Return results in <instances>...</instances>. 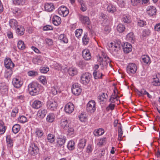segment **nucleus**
I'll return each mask as SVG.
<instances>
[{"label":"nucleus","mask_w":160,"mask_h":160,"mask_svg":"<svg viewBox=\"0 0 160 160\" xmlns=\"http://www.w3.org/2000/svg\"><path fill=\"white\" fill-rule=\"evenodd\" d=\"M39 149L35 143H31L28 149V154L29 155L34 156L39 152Z\"/></svg>","instance_id":"nucleus-2"},{"label":"nucleus","mask_w":160,"mask_h":160,"mask_svg":"<svg viewBox=\"0 0 160 160\" xmlns=\"http://www.w3.org/2000/svg\"><path fill=\"white\" fill-rule=\"evenodd\" d=\"M40 72L43 73H46L49 71L48 68L41 67L40 69Z\"/></svg>","instance_id":"nucleus-64"},{"label":"nucleus","mask_w":160,"mask_h":160,"mask_svg":"<svg viewBox=\"0 0 160 160\" xmlns=\"http://www.w3.org/2000/svg\"><path fill=\"white\" fill-rule=\"evenodd\" d=\"M150 31L149 29H144L142 32V35L143 37L148 36L150 34Z\"/></svg>","instance_id":"nucleus-54"},{"label":"nucleus","mask_w":160,"mask_h":160,"mask_svg":"<svg viewBox=\"0 0 160 160\" xmlns=\"http://www.w3.org/2000/svg\"><path fill=\"white\" fill-rule=\"evenodd\" d=\"M18 48L21 50H23L25 48V46L24 42L22 40H19L17 44Z\"/></svg>","instance_id":"nucleus-36"},{"label":"nucleus","mask_w":160,"mask_h":160,"mask_svg":"<svg viewBox=\"0 0 160 160\" xmlns=\"http://www.w3.org/2000/svg\"><path fill=\"white\" fill-rule=\"evenodd\" d=\"M4 63L5 67L7 69H11L14 66V64L9 58H6L4 60Z\"/></svg>","instance_id":"nucleus-14"},{"label":"nucleus","mask_w":160,"mask_h":160,"mask_svg":"<svg viewBox=\"0 0 160 160\" xmlns=\"http://www.w3.org/2000/svg\"><path fill=\"white\" fill-rule=\"evenodd\" d=\"M82 30L81 29H77L75 32L76 36L78 38L79 36H80L82 33Z\"/></svg>","instance_id":"nucleus-55"},{"label":"nucleus","mask_w":160,"mask_h":160,"mask_svg":"<svg viewBox=\"0 0 160 160\" xmlns=\"http://www.w3.org/2000/svg\"><path fill=\"white\" fill-rule=\"evenodd\" d=\"M12 12L16 16H19L22 13L21 10L18 8H14L12 9Z\"/></svg>","instance_id":"nucleus-33"},{"label":"nucleus","mask_w":160,"mask_h":160,"mask_svg":"<svg viewBox=\"0 0 160 160\" xmlns=\"http://www.w3.org/2000/svg\"><path fill=\"white\" fill-rule=\"evenodd\" d=\"M118 140L119 141H121L122 140V137L123 134V131H122V129L121 128V126L120 125V126H118Z\"/></svg>","instance_id":"nucleus-45"},{"label":"nucleus","mask_w":160,"mask_h":160,"mask_svg":"<svg viewBox=\"0 0 160 160\" xmlns=\"http://www.w3.org/2000/svg\"><path fill=\"white\" fill-rule=\"evenodd\" d=\"M66 139L64 136H59L57 139L56 144L58 147L63 148Z\"/></svg>","instance_id":"nucleus-8"},{"label":"nucleus","mask_w":160,"mask_h":160,"mask_svg":"<svg viewBox=\"0 0 160 160\" xmlns=\"http://www.w3.org/2000/svg\"><path fill=\"white\" fill-rule=\"evenodd\" d=\"M12 83L14 87L17 88H19L22 84V82L18 78H14L12 80Z\"/></svg>","instance_id":"nucleus-16"},{"label":"nucleus","mask_w":160,"mask_h":160,"mask_svg":"<svg viewBox=\"0 0 160 160\" xmlns=\"http://www.w3.org/2000/svg\"><path fill=\"white\" fill-rule=\"evenodd\" d=\"M120 42H118L117 43H115V45L113 46H112V50H114V51H118L120 48Z\"/></svg>","instance_id":"nucleus-49"},{"label":"nucleus","mask_w":160,"mask_h":160,"mask_svg":"<svg viewBox=\"0 0 160 160\" xmlns=\"http://www.w3.org/2000/svg\"><path fill=\"white\" fill-rule=\"evenodd\" d=\"M41 86L37 82H32L28 86V89L30 95L32 96H36L38 95L40 92Z\"/></svg>","instance_id":"nucleus-1"},{"label":"nucleus","mask_w":160,"mask_h":160,"mask_svg":"<svg viewBox=\"0 0 160 160\" xmlns=\"http://www.w3.org/2000/svg\"><path fill=\"white\" fill-rule=\"evenodd\" d=\"M8 91V87L4 84H2L0 88V92L2 94H4Z\"/></svg>","instance_id":"nucleus-29"},{"label":"nucleus","mask_w":160,"mask_h":160,"mask_svg":"<svg viewBox=\"0 0 160 160\" xmlns=\"http://www.w3.org/2000/svg\"><path fill=\"white\" fill-rule=\"evenodd\" d=\"M94 77L95 79L102 78L103 75L102 73H100L99 72H98L96 70H94L93 72Z\"/></svg>","instance_id":"nucleus-34"},{"label":"nucleus","mask_w":160,"mask_h":160,"mask_svg":"<svg viewBox=\"0 0 160 160\" xmlns=\"http://www.w3.org/2000/svg\"><path fill=\"white\" fill-rule=\"evenodd\" d=\"M118 31L119 32H122L125 29V26L122 24H118L117 28Z\"/></svg>","instance_id":"nucleus-38"},{"label":"nucleus","mask_w":160,"mask_h":160,"mask_svg":"<svg viewBox=\"0 0 160 160\" xmlns=\"http://www.w3.org/2000/svg\"><path fill=\"white\" fill-rule=\"evenodd\" d=\"M100 59H101V60H99L98 61L100 62V65L102 69H103L104 68H106L108 65L110 66V60L109 58L107 59L105 58L102 59L100 58Z\"/></svg>","instance_id":"nucleus-7"},{"label":"nucleus","mask_w":160,"mask_h":160,"mask_svg":"<svg viewBox=\"0 0 160 160\" xmlns=\"http://www.w3.org/2000/svg\"><path fill=\"white\" fill-rule=\"evenodd\" d=\"M108 11L111 13H113L116 11V8L112 4L109 5L107 8Z\"/></svg>","instance_id":"nucleus-37"},{"label":"nucleus","mask_w":160,"mask_h":160,"mask_svg":"<svg viewBox=\"0 0 160 160\" xmlns=\"http://www.w3.org/2000/svg\"><path fill=\"white\" fill-rule=\"evenodd\" d=\"M137 70V66L134 63H130L127 67V71L129 74L135 73Z\"/></svg>","instance_id":"nucleus-5"},{"label":"nucleus","mask_w":160,"mask_h":160,"mask_svg":"<svg viewBox=\"0 0 160 160\" xmlns=\"http://www.w3.org/2000/svg\"><path fill=\"white\" fill-rule=\"evenodd\" d=\"M79 17L80 20L82 23L88 25L91 24L90 20L88 16L79 15Z\"/></svg>","instance_id":"nucleus-12"},{"label":"nucleus","mask_w":160,"mask_h":160,"mask_svg":"<svg viewBox=\"0 0 160 160\" xmlns=\"http://www.w3.org/2000/svg\"><path fill=\"white\" fill-rule=\"evenodd\" d=\"M141 59L143 62L145 64H150L151 62L150 59L149 57L146 55H142L141 57Z\"/></svg>","instance_id":"nucleus-26"},{"label":"nucleus","mask_w":160,"mask_h":160,"mask_svg":"<svg viewBox=\"0 0 160 160\" xmlns=\"http://www.w3.org/2000/svg\"><path fill=\"white\" fill-rule=\"evenodd\" d=\"M152 84L155 86H160V82L158 76L156 78H154L152 82Z\"/></svg>","instance_id":"nucleus-41"},{"label":"nucleus","mask_w":160,"mask_h":160,"mask_svg":"<svg viewBox=\"0 0 160 160\" xmlns=\"http://www.w3.org/2000/svg\"><path fill=\"white\" fill-rule=\"evenodd\" d=\"M82 56L83 58L86 60H90L91 58L89 50L87 49H85L82 51Z\"/></svg>","instance_id":"nucleus-17"},{"label":"nucleus","mask_w":160,"mask_h":160,"mask_svg":"<svg viewBox=\"0 0 160 160\" xmlns=\"http://www.w3.org/2000/svg\"><path fill=\"white\" fill-rule=\"evenodd\" d=\"M69 74L71 76H73L77 73V70L74 68H70L68 70Z\"/></svg>","instance_id":"nucleus-40"},{"label":"nucleus","mask_w":160,"mask_h":160,"mask_svg":"<svg viewBox=\"0 0 160 160\" xmlns=\"http://www.w3.org/2000/svg\"><path fill=\"white\" fill-rule=\"evenodd\" d=\"M60 126L64 129H67L69 125L68 120L65 118L62 119L60 121Z\"/></svg>","instance_id":"nucleus-19"},{"label":"nucleus","mask_w":160,"mask_h":160,"mask_svg":"<svg viewBox=\"0 0 160 160\" xmlns=\"http://www.w3.org/2000/svg\"><path fill=\"white\" fill-rule=\"evenodd\" d=\"M106 138H101L100 139L99 142L97 145L99 147H101L105 143Z\"/></svg>","instance_id":"nucleus-48"},{"label":"nucleus","mask_w":160,"mask_h":160,"mask_svg":"<svg viewBox=\"0 0 160 160\" xmlns=\"http://www.w3.org/2000/svg\"><path fill=\"white\" fill-rule=\"evenodd\" d=\"M77 64L81 68H83L85 66V62L83 60H80L77 62Z\"/></svg>","instance_id":"nucleus-61"},{"label":"nucleus","mask_w":160,"mask_h":160,"mask_svg":"<svg viewBox=\"0 0 160 160\" xmlns=\"http://www.w3.org/2000/svg\"><path fill=\"white\" fill-rule=\"evenodd\" d=\"M67 132H68V134H69L70 135H72L73 133L74 130L73 128L71 127V126H68V128H67Z\"/></svg>","instance_id":"nucleus-57"},{"label":"nucleus","mask_w":160,"mask_h":160,"mask_svg":"<svg viewBox=\"0 0 160 160\" xmlns=\"http://www.w3.org/2000/svg\"><path fill=\"white\" fill-rule=\"evenodd\" d=\"M13 2L16 5H22L25 2V0H13Z\"/></svg>","instance_id":"nucleus-53"},{"label":"nucleus","mask_w":160,"mask_h":160,"mask_svg":"<svg viewBox=\"0 0 160 160\" xmlns=\"http://www.w3.org/2000/svg\"><path fill=\"white\" fill-rule=\"evenodd\" d=\"M45 41L47 44L49 46H51L52 45L53 43V40L48 38H47L45 40Z\"/></svg>","instance_id":"nucleus-56"},{"label":"nucleus","mask_w":160,"mask_h":160,"mask_svg":"<svg viewBox=\"0 0 160 160\" xmlns=\"http://www.w3.org/2000/svg\"><path fill=\"white\" fill-rule=\"evenodd\" d=\"M87 140L85 138H82L79 141L78 144V147L80 148H83L86 145Z\"/></svg>","instance_id":"nucleus-28"},{"label":"nucleus","mask_w":160,"mask_h":160,"mask_svg":"<svg viewBox=\"0 0 160 160\" xmlns=\"http://www.w3.org/2000/svg\"><path fill=\"white\" fill-rule=\"evenodd\" d=\"M55 119V116L53 113H50L47 117L46 120L49 122H52Z\"/></svg>","instance_id":"nucleus-32"},{"label":"nucleus","mask_w":160,"mask_h":160,"mask_svg":"<svg viewBox=\"0 0 160 160\" xmlns=\"http://www.w3.org/2000/svg\"><path fill=\"white\" fill-rule=\"evenodd\" d=\"M18 121L21 123H24L27 121V118L24 116H20L18 118Z\"/></svg>","instance_id":"nucleus-47"},{"label":"nucleus","mask_w":160,"mask_h":160,"mask_svg":"<svg viewBox=\"0 0 160 160\" xmlns=\"http://www.w3.org/2000/svg\"><path fill=\"white\" fill-rule=\"evenodd\" d=\"M115 105L114 104H112V103H110L108 106L106 108V110L107 111H108L110 110H113L115 107Z\"/></svg>","instance_id":"nucleus-59"},{"label":"nucleus","mask_w":160,"mask_h":160,"mask_svg":"<svg viewBox=\"0 0 160 160\" xmlns=\"http://www.w3.org/2000/svg\"><path fill=\"white\" fill-rule=\"evenodd\" d=\"M108 97V95L107 93H103L102 95H99L98 97V99L100 100V101H103L104 99H106Z\"/></svg>","instance_id":"nucleus-46"},{"label":"nucleus","mask_w":160,"mask_h":160,"mask_svg":"<svg viewBox=\"0 0 160 160\" xmlns=\"http://www.w3.org/2000/svg\"><path fill=\"white\" fill-rule=\"evenodd\" d=\"M9 25L11 28L13 29L16 28L18 26L17 20L14 19H12L10 20Z\"/></svg>","instance_id":"nucleus-23"},{"label":"nucleus","mask_w":160,"mask_h":160,"mask_svg":"<svg viewBox=\"0 0 160 160\" xmlns=\"http://www.w3.org/2000/svg\"><path fill=\"white\" fill-rule=\"evenodd\" d=\"M122 21L124 23H129L131 22L130 18L129 16L124 15L122 18Z\"/></svg>","instance_id":"nucleus-43"},{"label":"nucleus","mask_w":160,"mask_h":160,"mask_svg":"<svg viewBox=\"0 0 160 160\" xmlns=\"http://www.w3.org/2000/svg\"><path fill=\"white\" fill-rule=\"evenodd\" d=\"M53 29V27L50 25H46L43 27V30L44 31H48L52 30Z\"/></svg>","instance_id":"nucleus-63"},{"label":"nucleus","mask_w":160,"mask_h":160,"mask_svg":"<svg viewBox=\"0 0 160 160\" xmlns=\"http://www.w3.org/2000/svg\"><path fill=\"white\" fill-rule=\"evenodd\" d=\"M47 110L45 109H41L38 112V117L41 118H43L47 113Z\"/></svg>","instance_id":"nucleus-24"},{"label":"nucleus","mask_w":160,"mask_h":160,"mask_svg":"<svg viewBox=\"0 0 160 160\" xmlns=\"http://www.w3.org/2000/svg\"><path fill=\"white\" fill-rule=\"evenodd\" d=\"M126 39L127 40L133 43L135 41V38L133 34L131 32L128 34L126 36Z\"/></svg>","instance_id":"nucleus-27"},{"label":"nucleus","mask_w":160,"mask_h":160,"mask_svg":"<svg viewBox=\"0 0 160 160\" xmlns=\"http://www.w3.org/2000/svg\"><path fill=\"white\" fill-rule=\"evenodd\" d=\"M52 22L55 25L58 26L61 23V18L57 15L54 16L52 18Z\"/></svg>","instance_id":"nucleus-21"},{"label":"nucleus","mask_w":160,"mask_h":160,"mask_svg":"<svg viewBox=\"0 0 160 160\" xmlns=\"http://www.w3.org/2000/svg\"><path fill=\"white\" fill-rule=\"evenodd\" d=\"M20 128V126L18 124L14 125L12 128V131L15 134L17 133Z\"/></svg>","instance_id":"nucleus-39"},{"label":"nucleus","mask_w":160,"mask_h":160,"mask_svg":"<svg viewBox=\"0 0 160 160\" xmlns=\"http://www.w3.org/2000/svg\"><path fill=\"white\" fill-rule=\"evenodd\" d=\"M57 107V103L54 100H49L47 102V107L51 110H55Z\"/></svg>","instance_id":"nucleus-11"},{"label":"nucleus","mask_w":160,"mask_h":160,"mask_svg":"<svg viewBox=\"0 0 160 160\" xmlns=\"http://www.w3.org/2000/svg\"><path fill=\"white\" fill-rule=\"evenodd\" d=\"M122 46L124 52L126 53H129L132 50V45L128 42L124 43Z\"/></svg>","instance_id":"nucleus-10"},{"label":"nucleus","mask_w":160,"mask_h":160,"mask_svg":"<svg viewBox=\"0 0 160 160\" xmlns=\"http://www.w3.org/2000/svg\"><path fill=\"white\" fill-rule=\"evenodd\" d=\"M72 93L75 95H78L81 93L82 89L78 83H75L72 85Z\"/></svg>","instance_id":"nucleus-6"},{"label":"nucleus","mask_w":160,"mask_h":160,"mask_svg":"<svg viewBox=\"0 0 160 160\" xmlns=\"http://www.w3.org/2000/svg\"><path fill=\"white\" fill-rule=\"evenodd\" d=\"M74 106L72 103L68 102L65 106V111L67 113H71L74 110Z\"/></svg>","instance_id":"nucleus-13"},{"label":"nucleus","mask_w":160,"mask_h":160,"mask_svg":"<svg viewBox=\"0 0 160 160\" xmlns=\"http://www.w3.org/2000/svg\"><path fill=\"white\" fill-rule=\"evenodd\" d=\"M25 29L24 27L21 25H18L16 28V32L18 35L22 36L24 33Z\"/></svg>","instance_id":"nucleus-18"},{"label":"nucleus","mask_w":160,"mask_h":160,"mask_svg":"<svg viewBox=\"0 0 160 160\" xmlns=\"http://www.w3.org/2000/svg\"><path fill=\"white\" fill-rule=\"evenodd\" d=\"M146 22L145 21L141 20H139L138 21V25L140 27H142L146 25Z\"/></svg>","instance_id":"nucleus-51"},{"label":"nucleus","mask_w":160,"mask_h":160,"mask_svg":"<svg viewBox=\"0 0 160 160\" xmlns=\"http://www.w3.org/2000/svg\"><path fill=\"white\" fill-rule=\"evenodd\" d=\"M58 13L63 17H66L69 13V10L66 7L62 6L58 9Z\"/></svg>","instance_id":"nucleus-9"},{"label":"nucleus","mask_w":160,"mask_h":160,"mask_svg":"<svg viewBox=\"0 0 160 160\" xmlns=\"http://www.w3.org/2000/svg\"><path fill=\"white\" fill-rule=\"evenodd\" d=\"M58 39L61 41V42L64 43H67L68 42V40L66 36L64 34H61L59 35Z\"/></svg>","instance_id":"nucleus-30"},{"label":"nucleus","mask_w":160,"mask_h":160,"mask_svg":"<svg viewBox=\"0 0 160 160\" xmlns=\"http://www.w3.org/2000/svg\"><path fill=\"white\" fill-rule=\"evenodd\" d=\"M82 42L84 45H87L89 42V38L87 35L85 34L82 38Z\"/></svg>","instance_id":"nucleus-50"},{"label":"nucleus","mask_w":160,"mask_h":160,"mask_svg":"<svg viewBox=\"0 0 160 160\" xmlns=\"http://www.w3.org/2000/svg\"><path fill=\"white\" fill-rule=\"evenodd\" d=\"M42 105V102L41 101L36 100L34 101L32 104V107L36 109H38L41 107Z\"/></svg>","instance_id":"nucleus-20"},{"label":"nucleus","mask_w":160,"mask_h":160,"mask_svg":"<svg viewBox=\"0 0 160 160\" xmlns=\"http://www.w3.org/2000/svg\"><path fill=\"white\" fill-rule=\"evenodd\" d=\"M35 134L37 137H40L43 135V132L42 130L38 128L36 129Z\"/></svg>","instance_id":"nucleus-44"},{"label":"nucleus","mask_w":160,"mask_h":160,"mask_svg":"<svg viewBox=\"0 0 160 160\" xmlns=\"http://www.w3.org/2000/svg\"><path fill=\"white\" fill-rule=\"evenodd\" d=\"M39 80L43 85L47 84V80L45 77L41 76L39 78Z\"/></svg>","instance_id":"nucleus-60"},{"label":"nucleus","mask_w":160,"mask_h":160,"mask_svg":"<svg viewBox=\"0 0 160 160\" xmlns=\"http://www.w3.org/2000/svg\"><path fill=\"white\" fill-rule=\"evenodd\" d=\"M91 77V74L88 72L83 73L81 76L80 82L81 83L87 85Z\"/></svg>","instance_id":"nucleus-3"},{"label":"nucleus","mask_w":160,"mask_h":160,"mask_svg":"<svg viewBox=\"0 0 160 160\" xmlns=\"http://www.w3.org/2000/svg\"><path fill=\"white\" fill-rule=\"evenodd\" d=\"M147 91L144 89H142L140 91L138 92V94L139 96L146 95Z\"/></svg>","instance_id":"nucleus-62"},{"label":"nucleus","mask_w":160,"mask_h":160,"mask_svg":"<svg viewBox=\"0 0 160 160\" xmlns=\"http://www.w3.org/2000/svg\"><path fill=\"white\" fill-rule=\"evenodd\" d=\"M45 10L48 12L52 11L54 9L53 4L52 3H47L44 5Z\"/></svg>","instance_id":"nucleus-22"},{"label":"nucleus","mask_w":160,"mask_h":160,"mask_svg":"<svg viewBox=\"0 0 160 160\" xmlns=\"http://www.w3.org/2000/svg\"><path fill=\"white\" fill-rule=\"evenodd\" d=\"M156 11V9L154 6H150L147 8V13L150 16L155 15Z\"/></svg>","instance_id":"nucleus-15"},{"label":"nucleus","mask_w":160,"mask_h":160,"mask_svg":"<svg viewBox=\"0 0 160 160\" xmlns=\"http://www.w3.org/2000/svg\"><path fill=\"white\" fill-rule=\"evenodd\" d=\"M6 142L8 147H12L13 145L12 140L11 139L10 136H7L6 137Z\"/></svg>","instance_id":"nucleus-42"},{"label":"nucleus","mask_w":160,"mask_h":160,"mask_svg":"<svg viewBox=\"0 0 160 160\" xmlns=\"http://www.w3.org/2000/svg\"><path fill=\"white\" fill-rule=\"evenodd\" d=\"M48 142L52 143L54 142L55 140V136L51 134H49L47 137Z\"/></svg>","instance_id":"nucleus-31"},{"label":"nucleus","mask_w":160,"mask_h":160,"mask_svg":"<svg viewBox=\"0 0 160 160\" xmlns=\"http://www.w3.org/2000/svg\"><path fill=\"white\" fill-rule=\"evenodd\" d=\"M28 74L30 76L34 77L38 75V73L37 72L30 71L28 72Z\"/></svg>","instance_id":"nucleus-58"},{"label":"nucleus","mask_w":160,"mask_h":160,"mask_svg":"<svg viewBox=\"0 0 160 160\" xmlns=\"http://www.w3.org/2000/svg\"><path fill=\"white\" fill-rule=\"evenodd\" d=\"M104 132V130L102 128H99L95 130L93 132V134L95 136L98 137L102 135Z\"/></svg>","instance_id":"nucleus-25"},{"label":"nucleus","mask_w":160,"mask_h":160,"mask_svg":"<svg viewBox=\"0 0 160 160\" xmlns=\"http://www.w3.org/2000/svg\"><path fill=\"white\" fill-rule=\"evenodd\" d=\"M75 143L74 141L71 140L69 141L67 145V148L70 150H72L74 149Z\"/></svg>","instance_id":"nucleus-35"},{"label":"nucleus","mask_w":160,"mask_h":160,"mask_svg":"<svg viewBox=\"0 0 160 160\" xmlns=\"http://www.w3.org/2000/svg\"><path fill=\"white\" fill-rule=\"evenodd\" d=\"M86 110L90 113L93 112L96 110L95 102L94 100H91L87 103Z\"/></svg>","instance_id":"nucleus-4"},{"label":"nucleus","mask_w":160,"mask_h":160,"mask_svg":"<svg viewBox=\"0 0 160 160\" xmlns=\"http://www.w3.org/2000/svg\"><path fill=\"white\" fill-rule=\"evenodd\" d=\"M79 117L80 121L82 122H85L87 119L86 115L84 114H81Z\"/></svg>","instance_id":"nucleus-52"}]
</instances>
